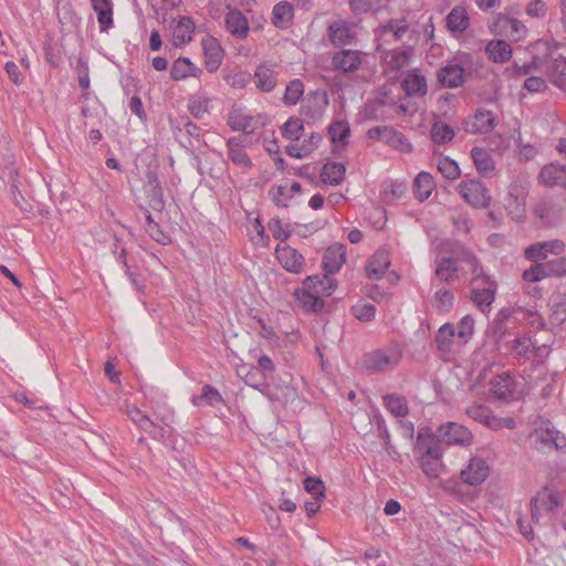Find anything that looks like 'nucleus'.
<instances>
[{"label":"nucleus","instance_id":"1","mask_svg":"<svg viewBox=\"0 0 566 566\" xmlns=\"http://www.w3.org/2000/svg\"><path fill=\"white\" fill-rule=\"evenodd\" d=\"M417 448L421 452L420 467L430 479H437L443 471L442 450L429 429L418 432Z\"/></svg>","mask_w":566,"mask_h":566},{"label":"nucleus","instance_id":"2","mask_svg":"<svg viewBox=\"0 0 566 566\" xmlns=\"http://www.w3.org/2000/svg\"><path fill=\"white\" fill-rule=\"evenodd\" d=\"M402 353L397 347L380 348L365 354L364 367L373 373H382L396 367L401 360Z\"/></svg>","mask_w":566,"mask_h":566},{"label":"nucleus","instance_id":"3","mask_svg":"<svg viewBox=\"0 0 566 566\" xmlns=\"http://www.w3.org/2000/svg\"><path fill=\"white\" fill-rule=\"evenodd\" d=\"M531 438L538 451L566 448V437L549 421H542L537 424Z\"/></svg>","mask_w":566,"mask_h":566},{"label":"nucleus","instance_id":"4","mask_svg":"<svg viewBox=\"0 0 566 566\" xmlns=\"http://www.w3.org/2000/svg\"><path fill=\"white\" fill-rule=\"evenodd\" d=\"M251 1L252 0H224L226 8L228 10L226 15V28L237 39L243 40L249 34V21L239 8L249 7Z\"/></svg>","mask_w":566,"mask_h":566},{"label":"nucleus","instance_id":"5","mask_svg":"<svg viewBox=\"0 0 566 566\" xmlns=\"http://www.w3.org/2000/svg\"><path fill=\"white\" fill-rule=\"evenodd\" d=\"M412 33L413 30H410V25L406 17L390 19L375 30L378 41L377 51H380L381 46L392 41L399 42L406 36L410 38Z\"/></svg>","mask_w":566,"mask_h":566},{"label":"nucleus","instance_id":"6","mask_svg":"<svg viewBox=\"0 0 566 566\" xmlns=\"http://www.w3.org/2000/svg\"><path fill=\"white\" fill-rule=\"evenodd\" d=\"M518 384L510 374L502 373L490 380V392L501 401H515L521 399L522 390Z\"/></svg>","mask_w":566,"mask_h":566},{"label":"nucleus","instance_id":"7","mask_svg":"<svg viewBox=\"0 0 566 566\" xmlns=\"http://www.w3.org/2000/svg\"><path fill=\"white\" fill-rule=\"evenodd\" d=\"M562 503V495L551 486H544L531 500V516L535 524L542 518V513L553 512Z\"/></svg>","mask_w":566,"mask_h":566},{"label":"nucleus","instance_id":"8","mask_svg":"<svg viewBox=\"0 0 566 566\" xmlns=\"http://www.w3.org/2000/svg\"><path fill=\"white\" fill-rule=\"evenodd\" d=\"M371 139H378L390 146L395 150L403 154H410L413 149L409 139L392 126H376L368 130Z\"/></svg>","mask_w":566,"mask_h":566},{"label":"nucleus","instance_id":"9","mask_svg":"<svg viewBox=\"0 0 566 566\" xmlns=\"http://www.w3.org/2000/svg\"><path fill=\"white\" fill-rule=\"evenodd\" d=\"M526 186L516 182L510 186L504 198L503 206L507 214L516 222L523 221L526 217Z\"/></svg>","mask_w":566,"mask_h":566},{"label":"nucleus","instance_id":"10","mask_svg":"<svg viewBox=\"0 0 566 566\" xmlns=\"http://www.w3.org/2000/svg\"><path fill=\"white\" fill-rule=\"evenodd\" d=\"M458 191L463 200L473 208L483 209L490 205L489 190L476 179L461 181L458 185Z\"/></svg>","mask_w":566,"mask_h":566},{"label":"nucleus","instance_id":"11","mask_svg":"<svg viewBox=\"0 0 566 566\" xmlns=\"http://www.w3.org/2000/svg\"><path fill=\"white\" fill-rule=\"evenodd\" d=\"M489 28L493 34L506 35L515 41L523 40L527 33V29L523 22L504 14H499Z\"/></svg>","mask_w":566,"mask_h":566},{"label":"nucleus","instance_id":"12","mask_svg":"<svg viewBox=\"0 0 566 566\" xmlns=\"http://www.w3.org/2000/svg\"><path fill=\"white\" fill-rule=\"evenodd\" d=\"M327 36L334 46H347L355 43L356 25L346 20H336L329 23Z\"/></svg>","mask_w":566,"mask_h":566},{"label":"nucleus","instance_id":"13","mask_svg":"<svg viewBox=\"0 0 566 566\" xmlns=\"http://www.w3.org/2000/svg\"><path fill=\"white\" fill-rule=\"evenodd\" d=\"M490 468L484 459L473 457L460 472V479L469 485H479L489 476Z\"/></svg>","mask_w":566,"mask_h":566},{"label":"nucleus","instance_id":"14","mask_svg":"<svg viewBox=\"0 0 566 566\" xmlns=\"http://www.w3.org/2000/svg\"><path fill=\"white\" fill-rule=\"evenodd\" d=\"M125 413L143 431L148 432L154 439L161 440L166 436L163 427L157 426L147 415L134 405H126Z\"/></svg>","mask_w":566,"mask_h":566},{"label":"nucleus","instance_id":"15","mask_svg":"<svg viewBox=\"0 0 566 566\" xmlns=\"http://www.w3.org/2000/svg\"><path fill=\"white\" fill-rule=\"evenodd\" d=\"M441 440L447 444L469 446L472 441V433L462 424L448 422L438 428Z\"/></svg>","mask_w":566,"mask_h":566},{"label":"nucleus","instance_id":"16","mask_svg":"<svg viewBox=\"0 0 566 566\" xmlns=\"http://www.w3.org/2000/svg\"><path fill=\"white\" fill-rule=\"evenodd\" d=\"M275 253L277 261L286 271L295 274L303 271L304 258L296 249L287 244H279Z\"/></svg>","mask_w":566,"mask_h":566},{"label":"nucleus","instance_id":"17","mask_svg":"<svg viewBox=\"0 0 566 566\" xmlns=\"http://www.w3.org/2000/svg\"><path fill=\"white\" fill-rule=\"evenodd\" d=\"M565 249V244L559 240H552L546 242H538L530 245L525 250V256L532 262H541L547 259L548 254L559 255Z\"/></svg>","mask_w":566,"mask_h":566},{"label":"nucleus","instance_id":"18","mask_svg":"<svg viewBox=\"0 0 566 566\" xmlns=\"http://www.w3.org/2000/svg\"><path fill=\"white\" fill-rule=\"evenodd\" d=\"M497 125L496 115L486 109L476 111L470 122L467 123L465 130L471 134H489Z\"/></svg>","mask_w":566,"mask_h":566},{"label":"nucleus","instance_id":"19","mask_svg":"<svg viewBox=\"0 0 566 566\" xmlns=\"http://www.w3.org/2000/svg\"><path fill=\"white\" fill-rule=\"evenodd\" d=\"M546 74L556 87L566 93V55H552L546 65Z\"/></svg>","mask_w":566,"mask_h":566},{"label":"nucleus","instance_id":"20","mask_svg":"<svg viewBox=\"0 0 566 566\" xmlns=\"http://www.w3.org/2000/svg\"><path fill=\"white\" fill-rule=\"evenodd\" d=\"M496 289L495 282L472 286L471 300L481 312L485 313L490 310L495 300Z\"/></svg>","mask_w":566,"mask_h":566},{"label":"nucleus","instance_id":"21","mask_svg":"<svg viewBox=\"0 0 566 566\" xmlns=\"http://www.w3.org/2000/svg\"><path fill=\"white\" fill-rule=\"evenodd\" d=\"M361 63L363 59L359 51L340 50L333 56V64L335 69L344 73L355 72Z\"/></svg>","mask_w":566,"mask_h":566},{"label":"nucleus","instance_id":"22","mask_svg":"<svg viewBox=\"0 0 566 566\" xmlns=\"http://www.w3.org/2000/svg\"><path fill=\"white\" fill-rule=\"evenodd\" d=\"M329 104L326 91L317 90L308 94L306 103L303 105L304 114L316 119L322 117L324 111Z\"/></svg>","mask_w":566,"mask_h":566},{"label":"nucleus","instance_id":"23","mask_svg":"<svg viewBox=\"0 0 566 566\" xmlns=\"http://www.w3.org/2000/svg\"><path fill=\"white\" fill-rule=\"evenodd\" d=\"M538 179L546 186H560L566 189V166L554 163L545 165L538 175Z\"/></svg>","mask_w":566,"mask_h":566},{"label":"nucleus","instance_id":"24","mask_svg":"<svg viewBox=\"0 0 566 566\" xmlns=\"http://www.w3.org/2000/svg\"><path fill=\"white\" fill-rule=\"evenodd\" d=\"M439 82L447 87H459L464 83V69L454 62L448 63L438 71Z\"/></svg>","mask_w":566,"mask_h":566},{"label":"nucleus","instance_id":"25","mask_svg":"<svg viewBox=\"0 0 566 566\" xmlns=\"http://www.w3.org/2000/svg\"><path fill=\"white\" fill-rule=\"evenodd\" d=\"M254 83L262 92H271L277 83V72L274 65L263 63L254 72Z\"/></svg>","mask_w":566,"mask_h":566},{"label":"nucleus","instance_id":"26","mask_svg":"<svg viewBox=\"0 0 566 566\" xmlns=\"http://www.w3.org/2000/svg\"><path fill=\"white\" fill-rule=\"evenodd\" d=\"M202 49L206 59V67L209 72H214L219 69L223 57V51L219 42L213 38L202 40Z\"/></svg>","mask_w":566,"mask_h":566},{"label":"nucleus","instance_id":"27","mask_svg":"<svg viewBox=\"0 0 566 566\" xmlns=\"http://www.w3.org/2000/svg\"><path fill=\"white\" fill-rule=\"evenodd\" d=\"M390 265L389 253L386 250H378L368 260L366 273L370 280H379Z\"/></svg>","mask_w":566,"mask_h":566},{"label":"nucleus","instance_id":"28","mask_svg":"<svg viewBox=\"0 0 566 566\" xmlns=\"http://www.w3.org/2000/svg\"><path fill=\"white\" fill-rule=\"evenodd\" d=\"M346 261V251L344 244H334L329 247L323 258V266L327 273H335L340 270Z\"/></svg>","mask_w":566,"mask_h":566},{"label":"nucleus","instance_id":"29","mask_svg":"<svg viewBox=\"0 0 566 566\" xmlns=\"http://www.w3.org/2000/svg\"><path fill=\"white\" fill-rule=\"evenodd\" d=\"M228 123L233 130L245 134H253L259 128L254 117L247 115L239 108H233L230 112Z\"/></svg>","mask_w":566,"mask_h":566},{"label":"nucleus","instance_id":"30","mask_svg":"<svg viewBox=\"0 0 566 566\" xmlns=\"http://www.w3.org/2000/svg\"><path fill=\"white\" fill-rule=\"evenodd\" d=\"M485 52L492 62L500 64L509 62L513 53L511 45L504 40H491Z\"/></svg>","mask_w":566,"mask_h":566},{"label":"nucleus","instance_id":"31","mask_svg":"<svg viewBox=\"0 0 566 566\" xmlns=\"http://www.w3.org/2000/svg\"><path fill=\"white\" fill-rule=\"evenodd\" d=\"M304 285L313 289L322 297L329 296L335 291L336 281L327 274L313 275L305 279Z\"/></svg>","mask_w":566,"mask_h":566},{"label":"nucleus","instance_id":"32","mask_svg":"<svg viewBox=\"0 0 566 566\" xmlns=\"http://www.w3.org/2000/svg\"><path fill=\"white\" fill-rule=\"evenodd\" d=\"M446 22L448 30L452 33L463 32L469 28L470 17L464 7L457 6L449 12Z\"/></svg>","mask_w":566,"mask_h":566},{"label":"nucleus","instance_id":"33","mask_svg":"<svg viewBox=\"0 0 566 566\" xmlns=\"http://www.w3.org/2000/svg\"><path fill=\"white\" fill-rule=\"evenodd\" d=\"M244 143L240 138H230L228 140V155L231 161L242 168H250L252 163L248 154L243 150Z\"/></svg>","mask_w":566,"mask_h":566},{"label":"nucleus","instance_id":"34","mask_svg":"<svg viewBox=\"0 0 566 566\" xmlns=\"http://www.w3.org/2000/svg\"><path fill=\"white\" fill-rule=\"evenodd\" d=\"M379 52L381 53L382 61L388 66H390L392 70H400L408 64L411 49L385 50L381 48Z\"/></svg>","mask_w":566,"mask_h":566},{"label":"nucleus","instance_id":"35","mask_svg":"<svg viewBox=\"0 0 566 566\" xmlns=\"http://www.w3.org/2000/svg\"><path fill=\"white\" fill-rule=\"evenodd\" d=\"M434 187L436 184L433 181V177L429 172H419L413 181V191L416 198L420 201L427 200L432 193Z\"/></svg>","mask_w":566,"mask_h":566},{"label":"nucleus","instance_id":"36","mask_svg":"<svg viewBox=\"0 0 566 566\" xmlns=\"http://www.w3.org/2000/svg\"><path fill=\"white\" fill-rule=\"evenodd\" d=\"M262 394H264L272 402H279L285 405L289 401H293L296 397L295 389L290 385H281L274 388L264 386Z\"/></svg>","mask_w":566,"mask_h":566},{"label":"nucleus","instance_id":"37","mask_svg":"<svg viewBox=\"0 0 566 566\" xmlns=\"http://www.w3.org/2000/svg\"><path fill=\"white\" fill-rule=\"evenodd\" d=\"M298 302L306 311L317 312L324 306L322 297L313 291L310 286H305L295 293Z\"/></svg>","mask_w":566,"mask_h":566},{"label":"nucleus","instance_id":"38","mask_svg":"<svg viewBox=\"0 0 566 566\" xmlns=\"http://www.w3.org/2000/svg\"><path fill=\"white\" fill-rule=\"evenodd\" d=\"M93 10L97 14L101 31H107L113 27V10L109 0H92Z\"/></svg>","mask_w":566,"mask_h":566},{"label":"nucleus","instance_id":"39","mask_svg":"<svg viewBox=\"0 0 566 566\" xmlns=\"http://www.w3.org/2000/svg\"><path fill=\"white\" fill-rule=\"evenodd\" d=\"M148 203L149 207L156 211L161 212L165 207V201L163 198V189L159 186L157 177L154 174H148Z\"/></svg>","mask_w":566,"mask_h":566},{"label":"nucleus","instance_id":"40","mask_svg":"<svg viewBox=\"0 0 566 566\" xmlns=\"http://www.w3.org/2000/svg\"><path fill=\"white\" fill-rule=\"evenodd\" d=\"M200 73L201 70L197 69L187 57L177 59L170 71L171 78L175 81H179L188 76H198Z\"/></svg>","mask_w":566,"mask_h":566},{"label":"nucleus","instance_id":"41","mask_svg":"<svg viewBox=\"0 0 566 566\" xmlns=\"http://www.w3.org/2000/svg\"><path fill=\"white\" fill-rule=\"evenodd\" d=\"M471 157L478 171L483 176L491 175L495 169V164L491 155L483 148L474 147L471 150Z\"/></svg>","mask_w":566,"mask_h":566},{"label":"nucleus","instance_id":"42","mask_svg":"<svg viewBox=\"0 0 566 566\" xmlns=\"http://www.w3.org/2000/svg\"><path fill=\"white\" fill-rule=\"evenodd\" d=\"M562 212V207L552 198L541 199L534 207V213L539 219L553 220Z\"/></svg>","mask_w":566,"mask_h":566},{"label":"nucleus","instance_id":"43","mask_svg":"<svg viewBox=\"0 0 566 566\" xmlns=\"http://www.w3.org/2000/svg\"><path fill=\"white\" fill-rule=\"evenodd\" d=\"M386 409L395 417H406L409 413L408 403L405 397L397 394L384 396Z\"/></svg>","mask_w":566,"mask_h":566},{"label":"nucleus","instance_id":"44","mask_svg":"<svg viewBox=\"0 0 566 566\" xmlns=\"http://www.w3.org/2000/svg\"><path fill=\"white\" fill-rule=\"evenodd\" d=\"M273 24L277 28H287L293 20V7L291 3L283 1L273 8Z\"/></svg>","mask_w":566,"mask_h":566},{"label":"nucleus","instance_id":"45","mask_svg":"<svg viewBox=\"0 0 566 566\" xmlns=\"http://www.w3.org/2000/svg\"><path fill=\"white\" fill-rule=\"evenodd\" d=\"M345 166L342 163H327L322 170V180L325 184L338 185L345 175Z\"/></svg>","mask_w":566,"mask_h":566},{"label":"nucleus","instance_id":"46","mask_svg":"<svg viewBox=\"0 0 566 566\" xmlns=\"http://www.w3.org/2000/svg\"><path fill=\"white\" fill-rule=\"evenodd\" d=\"M458 268L455 265V260L452 258H443L437 263L436 268V276L443 281L450 282L454 277H457Z\"/></svg>","mask_w":566,"mask_h":566},{"label":"nucleus","instance_id":"47","mask_svg":"<svg viewBox=\"0 0 566 566\" xmlns=\"http://www.w3.org/2000/svg\"><path fill=\"white\" fill-rule=\"evenodd\" d=\"M146 224L145 230L156 242L167 244L170 242V238L159 227L158 222L154 219L148 210H145Z\"/></svg>","mask_w":566,"mask_h":566},{"label":"nucleus","instance_id":"48","mask_svg":"<svg viewBox=\"0 0 566 566\" xmlns=\"http://www.w3.org/2000/svg\"><path fill=\"white\" fill-rule=\"evenodd\" d=\"M195 31V23L193 21L188 17H182L178 21V24L176 25L174 30V38L175 40L181 42V43H188L192 39V33Z\"/></svg>","mask_w":566,"mask_h":566},{"label":"nucleus","instance_id":"49","mask_svg":"<svg viewBox=\"0 0 566 566\" xmlns=\"http://www.w3.org/2000/svg\"><path fill=\"white\" fill-rule=\"evenodd\" d=\"M402 87L408 95H423L427 93L426 78L418 74L408 75L402 82Z\"/></svg>","mask_w":566,"mask_h":566},{"label":"nucleus","instance_id":"50","mask_svg":"<svg viewBox=\"0 0 566 566\" xmlns=\"http://www.w3.org/2000/svg\"><path fill=\"white\" fill-rule=\"evenodd\" d=\"M431 138L436 144H446L453 139L454 132L448 124L443 122H436L430 132Z\"/></svg>","mask_w":566,"mask_h":566},{"label":"nucleus","instance_id":"51","mask_svg":"<svg viewBox=\"0 0 566 566\" xmlns=\"http://www.w3.org/2000/svg\"><path fill=\"white\" fill-rule=\"evenodd\" d=\"M457 336L454 325L447 323L442 325L436 336V342L440 350H449L452 339Z\"/></svg>","mask_w":566,"mask_h":566},{"label":"nucleus","instance_id":"52","mask_svg":"<svg viewBox=\"0 0 566 566\" xmlns=\"http://www.w3.org/2000/svg\"><path fill=\"white\" fill-rule=\"evenodd\" d=\"M304 130V124L301 118L291 117L282 127V135L290 140H300Z\"/></svg>","mask_w":566,"mask_h":566},{"label":"nucleus","instance_id":"53","mask_svg":"<svg viewBox=\"0 0 566 566\" xmlns=\"http://www.w3.org/2000/svg\"><path fill=\"white\" fill-rule=\"evenodd\" d=\"M434 307L440 312H449L453 306L454 295L447 287H440L436 291L434 296Z\"/></svg>","mask_w":566,"mask_h":566},{"label":"nucleus","instance_id":"54","mask_svg":"<svg viewBox=\"0 0 566 566\" xmlns=\"http://www.w3.org/2000/svg\"><path fill=\"white\" fill-rule=\"evenodd\" d=\"M437 168L441 175L449 180H454L461 175L458 164L449 157L438 158Z\"/></svg>","mask_w":566,"mask_h":566},{"label":"nucleus","instance_id":"55","mask_svg":"<svg viewBox=\"0 0 566 566\" xmlns=\"http://www.w3.org/2000/svg\"><path fill=\"white\" fill-rule=\"evenodd\" d=\"M304 94V85L300 80L291 81L283 96V101L286 105H295L302 95Z\"/></svg>","mask_w":566,"mask_h":566},{"label":"nucleus","instance_id":"56","mask_svg":"<svg viewBox=\"0 0 566 566\" xmlns=\"http://www.w3.org/2000/svg\"><path fill=\"white\" fill-rule=\"evenodd\" d=\"M328 132L334 143H338L340 145L347 144L350 133L348 123L342 120L335 122L329 126Z\"/></svg>","mask_w":566,"mask_h":566},{"label":"nucleus","instance_id":"57","mask_svg":"<svg viewBox=\"0 0 566 566\" xmlns=\"http://www.w3.org/2000/svg\"><path fill=\"white\" fill-rule=\"evenodd\" d=\"M218 401H221V396L218 390L210 385L203 386L202 394L192 398V403L198 407L202 406L205 402L212 406Z\"/></svg>","mask_w":566,"mask_h":566},{"label":"nucleus","instance_id":"58","mask_svg":"<svg viewBox=\"0 0 566 566\" xmlns=\"http://www.w3.org/2000/svg\"><path fill=\"white\" fill-rule=\"evenodd\" d=\"M304 489L317 500H324L325 497V485L318 478L307 476L304 480Z\"/></svg>","mask_w":566,"mask_h":566},{"label":"nucleus","instance_id":"59","mask_svg":"<svg viewBox=\"0 0 566 566\" xmlns=\"http://www.w3.org/2000/svg\"><path fill=\"white\" fill-rule=\"evenodd\" d=\"M474 332V318L471 315L463 316L455 328L457 336L464 343L472 336Z\"/></svg>","mask_w":566,"mask_h":566},{"label":"nucleus","instance_id":"60","mask_svg":"<svg viewBox=\"0 0 566 566\" xmlns=\"http://www.w3.org/2000/svg\"><path fill=\"white\" fill-rule=\"evenodd\" d=\"M549 322L553 326H560L566 322V292L562 295L560 301L554 305Z\"/></svg>","mask_w":566,"mask_h":566},{"label":"nucleus","instance_id":"61","mask_svg":"<svg viewBox=\"0 0 566 566\" xmlns=\"http://www.w3.org/2000/svg\"><path fill=\"white\" fill-rule=\"evenodd\" d=\"M547 277L566 275V258H557L543 263Z\"/></svg>","mask_w":566,"mask_h":566},{"label":"nucleus","instance_id":"62","mask_svg":"<svg viewBox=\"0 0 566 566\" xmlns=\"http://www.w3.org/2000/svg\"><path fill=\"white\" fill-rule=\"evenodd\" d=\"M269 196L271 200L279 207L286 208L287 201L293 197L284 186H274L270 189Z\"/></svg>","mask_w":566,"mask_h":566},{"label":"nucleus","instance_id":"63","mask_svg":"<svg viewBox=\"0 0 566 566\" xmlns=\"http://www.w3.org/2000/svg\"><path fill=\"white\" fill-rule=\"evenodd\" d=\"M548 12L544 0H532L525 6V13L532 19H543Z\"/></svg>","mask_w":566,"mask_h":566},{"label":"nucleus","instance_id":"64","mask_svg":"<svg viewBox=\"0 0 566 566\" xmlns=\"http://www.w3.org/2000/svg\"><path fill=\"white\" fill-rule=\"evenodd\" d=\"M210 98L207 96H198L189 104V111L196 118H203L209 113Z\"/></svg>","mask_w":566,"mask_h":566}]
</instances>
